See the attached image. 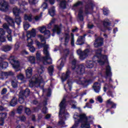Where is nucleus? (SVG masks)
I'll return each instance as SVG.
<instances>
[{
	"instance_id": "obj_1",
	"label": "nucleus",
	"mask_w": 128,
	"mask_h": 128,
	"mask_svg": "<svg viewBox=\"0 0 128 128\" xmlns=\"http://www.w3.org/2000/svg\"><path fill=\"white\" fill-rule=\"evenodd\" d=\"M38 38H40V41L44 43H40V42H38L37 44L38 46H42L44 48V54L45 56H43L41 58V60L44 66H48V64H52V60L50 56V52H48V45L46 44V39L42 35H38Z\"/></svg>"
},
{
	"instance_id": "obj_2",
	"label": "nucleus",
	"mask_w": 128,
	"mask_h": 128,
	"mask_svg": "<svg viewBox=\"0 0 128 128\" xmlns=\"http://www.w3.org/2000/svg\"><path fill=\"white\" fill-rule=\"evenodd\" d=\"M60 108V112H59V118L60 121L58 123V126H64V120L66 118H68V114L66 110V98H64L62 101L59 104Z\"/></svg>"
},
{
	"instance_id": "obj_3",
	"label": "nucleus",
	"mask_w": 128,
	"mask_h": 128,
	"mask_svg": "<svg viewBox=\"0 0 128 128\" xmlns=\"http://www.w3.org/2000/svg\"><path fill=\"white\" fill-rule=\"evenodd\" d=\"M70 60L72 64V68L74 70L77 74H84L86 72V67L84 64H80L76 66V60L74 58V55H70Z\"/></svg>"
},
{
	"instance_id": "obj_4",
	"label": "nucleus",
	"mask_w": 128,
	"mask_h": 128,
	"mask_svg": "<svg viewBox=\"0 0 128 128\" xmlns=\"http://www.w3.org/2000/svg\"><path fill=\"white\" fill-rule=\"evenodd\" d=\"M44 70L43 68H41L38 70V74H40V76L38 78L34 76L31 79L29 84V86L30 88H34V86H35L36 84L37 85V86H40V83L42 82V74Z\"/></svg>"
},
{
	"instance_id": "obj_5",
	"label": "nucleus",
	"mask_w": 128,
	"mask_h": 128,
	"mask_svg": "<svg viewBox=\"0 0 128 128\" xmlns=\"http://www.w3.org/2000/svg\"><path fill=\"white\" fill-rule=\"evenodd\" d=\"M96 56L98 58H100L98 62L100 66L104 64V62L108 60V56L106 55H102V49L100 48L95 51Z\"/></svg>"
},
{
	"instance_id": "obj_6",
	"label": "nucleus",
	"mask_w": 128,
	"mask_h": 128,
	"mask_svg": "<svg viewBox=\"0 0 128 128\" xmlns=\"http://www.w3.org/2000/svg\"><path fill=\"white\" fill-rule=\"evenodd\" d=\"M92 52V50L90 48L86 49L84 51H82V49H78L76 50L77 54L80 56V58L81 60H84L88 58V56L90 54V52Z\"/></svg>"
},
{
	"instance_id": "obj_7",
	"label": "nucleus",
	"mask_w": 128,
	"mask_h": 128,
	"mask_svg": "<svg viewBox=\"0 0 128 128\" xmlns=\"http://www.w3.org/2000/svg\"><path fill=\"white\" fill-rule=\"evenodd\" d=\"M70 54V50L66 48L64 51V56L61 58L59 60L60 64L58 66V68L59 70H60L62 68H64V64L66 62V58Z\"/></svg>"
},
{
	"instance_id": "obj_8",
	"label": "nucleus",
	"mask_w": 128,
	"mask_h": 128,
	"mask_svg": "<svg viewBox=\"0 0 128 128\" xmlns=\"http://www.w3.org/2000/svg\"><path fill=\"white\" fill-rule=\"evenodd\" d=\"M76 82L78 84L82 86L84 88H87L88 86H90L92 82V80L90 79H87L84 77L78 78L76 80Z\"/></svg>"
},
{
	"instance_id": "obj_9",
	"label": "nucleus",
	"mask_w": 128,
	"mask_h": 128,
	"mask_svg": "<svg viewBox=\"0 0 128 128\" xmlns=\"http://www.w3.org/2000/svg\"><path fill=\"white\" fill-rule=\"evenodd\" d=\"M36 30H34V28L32 29L30 32H29L27 33V42H28L27 46H32L34 41H32V40L30 38H34V36H36Z\"/></svg>"
},
{
	"instance_id": "obj_10",
	"label": "nucleus",
	"mask_w": 128,
	"mask_h": 128,
	"mask_svg": "<svg viewBox=\"0 0 128 128\" xmlns=\"http://www.w3.org/2000/svg\"><path fill=\"white\" fill-rule=\"evenodd\" d=\"M106 80H108V78H109V84L108 85V86L109 88H114L112 87V68H110V66H108L106 67Z\"/></svg>"
},
{
	"instance_id": "obj_11",
	"label": "nucleus",
	"mask_w": 128,
	"mask_h": 128,
	"mask_svg": "<svg viewBox=\"0 0 128 128\" xmlns=\"http://www.w3.org/2000/svg\"><path fill=\"white\" fill-rule=\"evenodd\" d=\"M9 60L16 72H18V70H20V62L18 60H16L14 56H10L9 58Z\"/></svg>"
},
{
	"instance_id": "obj_12",
	"label": "nucleus",
	"mask_w": 128,
	"mask_h": 128,
	"mask_svg": "<svg viewBox=\"0 0 128 128\" xmlns=\"http://www.w3.org/2000/svg\"><path fill=\"white\" fill-rule=\"evenodd\" d=\"M8 4L6 0H0V10L2 12H8Z\"/></svg>"
},
{
	"instance_id": "obj_13",
	"label": "nucleus",
	"mask_w": 128,
	"mask_h": 128,
	"mask_svg": "<svg viewBox=\"0 0 128 128\" xmlns=\"http://www.w3.org/2000/svg\"><path fill=\"white\" fill-rule=\"evenodd\" d=\"M60 40L62 42H64V46H66L70 42V34L68 32H65L63 38H60Z\"/></svg>"
},
{
	"instance_id": "obj_14",
	"label": "nucleus",
	"mask_w": 128,
	"mask_h": 128,
	"mask_svg": "<svg viewBox=\"0 0 128 128\" xmlns=\"http://www.w3.org/2000/svg\"><path fill=\"white\" fill-rule=\"evenodd\" d=\"M14 76V72L9 71L8 72H0V80H4L8 78V76Z\"/></svg>"
},
{
	"instance_id": "obj_15",
	"label": "nucleus",
	"mask_w": 128,
	"mask_h": 128,
	"mask_svg": "<svg viewBox=\"0 0 128 128\" xmlns=\"http://www.w3.org/2000/svg\"><path fill=\"white\" fill-rule=\"evenodd\" d=\"M104 44V38H98L95 40L94 43V48H98L102 46Z\"/></svg>"
},
{
	"instance_id": "obj_16",
	"label": "nucleus",
	"mask_w": 128,
	"mask_h": 128,
	"mask_svg": "<svg viewBox=\"0 0 128 128\" xmlns=\"http://www.w3.org/2000/svg\"><path fill=\"white\" fill-rule=\"evenodd\" d=\"M86 34H84V36H79L76 42V44H77V46H82V44H84V38H86Z\"/></svg>"
},
{
	"instance_id": "obj_17",
	"label": "nucleus",
	"mask_w": 128,
	"mask_h": 128,
	"mask_svg": "<svg viewBox=\"0 0 128 128\" xmlns=\"http://www.w3.org/2000/svg\"><path fill=\"white\" fill-rule=\"evenodd\" d=\"M8 114L0 113V126H4V118H6Z\"/></svg>"
},
{
	"instance_id": "obj_18",
	"label": "nucleus",
	"mask_w": 128,
	"mask_h": 128,
	"mask_svg": "<svg viewBox=\"0 0 128 128\" xmlns=\"http://www.w3.org/2000/svg\"><path fill=\"white\" fill-rule=\"evenodd\" d=\"M30 89L26 88L25 90H21L20 92V94L22 96H23L25 98H26L30 96Z\"/></svg>"
},
{
	"instance_id": "obj_19",
	"label": "nucleus",
	"mask_w": 128,
	"mask_h": 128,
	"mask_svg": "<svg viewBox=\"0 0 128 128\" xmlns=\"http://www.w3.org/2000/svg\"><path fill=\"white\" fill-rule=\"evenodd\" d=\"M5 20L9 24L10 26H12V28H14V21L12 18L10 16H6Z\"/></svg>"
},
{
	"instance_id": "obj_20",
	"label": "nucleus",
	"mask_w": 128,
	"mask_h": 128,
	"mask_svg": "<svg viewBox=\"0 0 128 128\" xmlns=\"http://www.w3.org/2000/svg\"><path fill=\"white\" fill-rule=\"evenodd\" d=\"M93 89L95 92L97 94L100 92V84L98 82H95L92 86Z\"/></svg>"
},
{
	"instance_id": "obj_21",
	"label": "nucleus",
	"mask_w": 128,
	"mask_h": 128,
	"mask_svg": "<svg viewBox=\"0 0 128 128\" xmlns=\"http://www.w3.org/2000/svg\"><path fill=\"white\" fill-rule=\"evenodd\" d=\"M8 66V62H3L2 58H0V70L3 68H6Z\"/></svg>"
},
{
	"instance_id": "obj_22",
	"label": "nucleus",
	"mask_w": 128,
	"mask_h": 128,
	"mask_svg": "<svg viewBox=\"0 0 128 128\" xmlns=\"http://www.w3.org/2000/svg\"><path fill=\"white\" fill-rule=\"evenodd\" d=\"M26 76L28 78H30L32 75V68L29 67L26 70Z\"/></svg>"
},
{
	"instance_id": "obj_23",
	"label": "nucleus",
	"mask_w": 128,
	"mask_h": 128,
	"mask_svg": "<svg viewBox=\"0 0 128 128\" xmlns=\"http://www.w3.org/2000/svg\"><path fill=\"white\" fill-rule=\"evenodd\" d=\"M53 32H56L57 34H62V28L60 26L56 25L53 29Z\"/></svg>"
},
{
	"instance_id": "obj_24",
	"label": "nucleus",
	"mask_w": 128,
	"mask_h": 128,
	"mask_svg": "<svg viewBox=\"0 0 128 128\" xmlns=\"http://www.w3.org/2000/svg\"><path fill=\"white\" fill-rule=\"evenodd\" d=\"M70 74V71H67L66 74H62V82H66L67 78H68Z\"/></svg>"
},
{
	"instance_id": "obj_25",
	"label": "nucleus",
	"mask_w": 128,
	"mask_h": 128,
	"mask_svg": "<svg viewBox=\"0 0 128 128\" xmlns=\"http://www.w3.org/2000/svg\"><path fill=\"white\" fill-rule=\"evenodd\" d=\"M94 66V62L92 60H88L86 62V67L87 68H92Z\"/></svg>"
},
{
	"instance_id": "obj_26",
	"label": "nucleus",
	"mask_w": 128,
	"mask_h": 128,
	"mask_svg": "<svg viewBox=\"0 0 128 128\" xmlns=\"http://www.w3.org/2000/svg\"><path fill=\"white\" fill-rule=\"evenodd\" d=\"M12 46L10 45H6L2 46V52H10L12 48Z\"/></svg>"
},
{
	"instance_id": "obj_27",
	"label": "nucleus",
	"mask_w": 128,
	"mask_h": 128,
	"mask_svg": "<svg viewBox=\"0 0 128 128\" xmlns=\"http://www.w3.org/2000/svg\"><path fill=\"white\" fill-rule=\"evenodd\" d=\"M58 2H60V6L61 8H66V1L64 0H58Z\"/></svg>"
},
{
	"instance_id": "obj_28",
	"label": "nucleus",
	"mask_w": 128,
	"mask_h": 128,
	"mask_svg": "<svg viewBox=\"0 0 128 128\" xmlns=\"http://www.w3.org/2000/svg\"><path fill=\"white\" fill-rule=\"evenodd\" d=\"M24 18L25 20H28V22H32V14H25L24 16Z\"/></svg>"
},
{
	"instance_id": "obj_29",
	"label": "nucleus",
	"mask_w": 128,
	"mask_h": 128,
	"mask_svg": "<svg viewBox=\"0 0 128 128\" xmlns=\"http://www.w3.org/2000/svg\"><path fill=\"white\" fill-rule=\"evenodd\" d=\"M20 12V10L18 9V7L15 6L13 8V13L15 16H19Z\"/></svg>"
},
{
	"instance_id": "obj_30",
	"label": "nucleus",
	"mask_w": 128,
	"mask_h": 128,
	"mask_svg": "<svg viewBox=\"0 0 128 128\" xmlns=\"http://www.w3.org/2000/svg\"><path fill=\"white\" fill-rule=\"evenodd\" d=\"M18 104V99L16 97H14L10 102V106H15Z\"/></svg>"
},
{
	"instance_id": "obj_31",
	"label": "nucleus",
	"mask_w": 128,
	"mask_h": 128,
	"mask_svg": "<svg viewBox=\"0 0 128 128\" xmlns=\"http://www.w3.org/2000/svg\"><path fill=\"white\" fill-rule=\"evenodd\" d=\"M15 22L18 26L20 24V23L22 22V19L20 16V15L15 16Z\"/></svg>"
},
{
	"instance_id": "obj_32",
	"label": "nucleus",
	"mask_w": 128,
	"mask_h": 128,
	"mask_svg": "<svg viewBox=\"0 0 128 128\" xmlns=\"http://www.w3.org/2000/svg\"><path fill=\"white\" fill-rule=\"evenodd\" d=\"M48 14L51 16H54L56 14V10H54V7H52L48 10Z\"/></svg>"
},
{
	"instance_id": "obj_33",
	"label": "nucleus",
	"mask_w": 128,
	"mask_h": 128,
	"mask_svg": "<svg viewBox=\"0 0 128 128\" xmlns=\"http://www.w3.org/2000/svg\"><path fill=\"white\" fill-rule=\"evenodd\" d=\"M82 12H83L82 9H80L78 14V18L80 20V22H82L84 20V16H82Z\"/></svg>"
},
{
	"instance_id": "obj_34",
	"label": "nucleus",
	"mask_w": 128,
	"mask_h": 128,
	"mask_svg": "<svg viewBox=\"0 0 128 128\" xmlns=\"http://www.w3.org/2000/svg\"><path fill=\"white\" fill-rule=\"evenodd\" d=\"M26 100V98L24 96H23L21 94H19V99L18 102L20 104H24V100Z\"/></svg>"
},
{
	"instance_id": "obj_35",
	"label": "nucleus",
	"mask_w": 128,
	"mask_h": 128,
	"mask_svg": "<svg viewBox=\"0 0 128 128\" xmlns=\"http://www.w3.org/2000/svg\"><path fill=\"white\" fill-rule=\"evenodd\" d=\"M8 95L4 96L2 98V104H8Z\"/></svg>"
},
{
	"instance_id": "obj_36",
	"label": "nucleus",
	"mask_w": 128,
	"mask_h": 128,
	"mask_svg": "<svg viewBox=\"0 0 128 128\" xmlns=\"http://www.w3.org/2000/svg\"><path fill=\"white\" fill-rule=\"evenodd\" d=\"M110 20L106 18L104 20L103 24L104 26L106 27L108 26H110Z\"/></svg>"
},
{
	"instance_id": "obj_37",
	"label": "nucleus",
	"mask_w": 128,
	"mask_h": 128,
	"mask_svg": "<svg viewBox=\"0 0 128 128\" xmlns=\"http://www.w3.org/2000/svg\"><path fill=\"white\" fill-rule=\"evenodd\" d=\"M48 72L50 76H52V72H54V66H51L48 68Z\"/></svg>"
},
{
	"instance_id": "obj_38",
	"label": "nucleus",
	"mask_w": 128,
	"mask_h": 128,
	"mask_svg": "<svg viewBox=\"0 0 128 128\" xmlns=\"http://www.w3.org/2000/svg\"><path fill=\"white\" fill-rule=\"evenodd\" d=\"M29 62L30 64H36V57L32 56L29 58Z\"/></svg>"
},
{
	"instance_id": "obj_39",
	"label": "nucleus",
	"mask_w": 128,
	"mask_h": 128,
	"mask_svg": "<svg viewBox=\"0 0 128 128\" xmlns=\"http://www.w3.org/2000/svg\"><path fill=\"white\" fill-rule=\"evenodd\" d=\"M12 86L14 88H18V81L16 80H13L12 81Z\"/></svg>"
},
{
	"instance_id": "obj_40",
	"label": "nucleus",
	"mask_w": 128,
	"mask_h": 128,
	"mask_svg": "<svg viewBox=\"0 0 128 128\" xmlns=\"http://www.w3.org/2000/svg\"><path fill=\"white\" fill-rule=\"evenodd\" d=\"M24 30H28V29L30 26V24H28V22H24Z\"/></svg>"
},
{
	"instance_id": "obj_41",
	"label": "nucleus",
	"mask_w": 128,
	"mask_h": 128,
	"mask_svg": "<svg viewBox=\"0 0 128 128\" xmlns=\"http://www.w3.org/2000/svg\"><path fill=\"white\" fill-rule=\"evenodd\" d=\"M17 78L20 80H24V74H20L17 76Z\"/></svg>"
},
{
	"instance_id": "obj_42",
	"label": "nucleus",
	"mask_w": 128,
	"mask_h": 128,
	"mask_svg": "<svg viewBox=\"0 0 128 128\" xmlns=\"http://www.w3.org/2000/svg\"><path fill=\"white\" fill-rule=\"evenodd\" d=\"M71 45L72 46H74V34H71Z\"/></svg>"
},
{
	"instance_id": "obj_43",
	"label": "nucleus",
	"mask_w": 128,
	"mask_h": 128,
	"mask_svg": "<svg viewBox=\"0 0 128 128\" xmlns=\"http://www.w3.org/2000/svg\"><path fill=\"white\" fill-rule=\"evenodd\" d=\"M25 112L26 114L30 115L32 114V111L30 108L26 107L25 108Z\"/></svg>"
},
{
	"instance_id": "obj_44",
	"label": "nucleus",
	"mask_w": 128,
	"mask_h": 128,
	"mask_svg": "<svg viewBox=\"0 0 128 128\" xmlns=\"http://www.w3.org/2000/svg\"><path fill=\"white\" fill-rule=\"evenodd\" d=\"M39 30L40 32L42 34H44V31L46 30V26H43L42 27H40Z\"/></svg>"
},
{
	"instance_id": "obj_45",
	"label": "nucleus",
	"mask_w": 128,
	"mask_h": 128,
	"mask_svg": "<svg viewBox=\"0 0 128 128\" xmlns=\"http://www.w3.org/2000/svg\"><path fill=\"white\" fill-rule=\"evenodd\" d=\"M82 6V2H78L75 4H74V6L76 8L78 6Z\"/></svg>"
},
{
	"instance_id": "obj_46",
	"label": "nucleus",
	"mask_w": 128,
	"mask_h": 128,
	"mask_svg": "<svg viewBox=\"0 0 128 128\" xmlns=\"http://www.w3.org/2000/svg\"><path fill=\"white\" fill-rule=\"evenodd\" d=\"M18 114H22V110H24V107L22 106H20L18 110Z\"/></svg>"
},
{
	"instance_id": "obj_47",
	"label": "nucleus",
	"mask_w": 128,
	"mask_h": 128,
	"mask_svg": "<svg viewBox=\"0 0 128 128\" xmlns=\"http://www.w3.org/2000/svg\"><path fill=\"white\" fill-rule=\"evenodd\" d=\"M6 92H8V89H6V88H4L1 91V94H6Z\"/></svg>"
},
{
	"instance_id": "obj_48",
	"label": "nucleus",
	"mask_w": 128,
	"mask_h": 128,
	"mask_svg": "<svg viewBox=\"0 0 128 128\" xmlns=\"http://www.w3.org/2000/svg\"><path fill=\"white\" fill-rule=\"evenodd\" d=\"M96 100L98 102H100V104H102L104 100L102 99V98L101 96H98L97 97Z\"/></svg>"
},
{
	"instance_id": "obj_49",
	"label": "nucleus",
	"mask_w": 128,
	"mask_h": 128,
	"mask_svg": "<svg viewBox=\"0 0 128 128\" xmlns=\"http://www.w3.org/2000/svg\"><path fill=\"white\" fill-rule=\"evenodd\" d=\"M6 40V37L2 36H0V42H4Z\"/></svg>"
},
{
	"instance_id": "obj_50",
	"label": "nucleus",
	"mask_w": 128,
	"mask_h": 128,
	"mask_svg": "<svg viewBox=\"0 0 128 128\" xmlns=\"http://www.w3.org/2000/svg\"><path fill=\"white\" fill-rule=\"evenodd\" d=\"M114 102L112 101V98H110L106 102V104L108 106V104H111Z\"/></svg>"
},
{
	"instance_id": "obj_51",
	"label": "nucleus",
	"mask_w": 128,
	"mask_h": 128,
	"mask_svg": "<svg viewBox=\"0 0 128 128\" xmlns=\"http://www.w3.org/2000/svg\"><path fill=\"white\" fill-rule=\"evenodd\" d=\"M42 8L43 10H46L48 8V4L44 2L42 6Z\"/></svg>"
},
{
	"instance_id": "obj_52",
	"label": "nucleus",
	"mask_w": 128,
	"mask_h": 128,
	"mask_svg": "<svg viewBox=\"0 0 128 128\" xmlns=\"http://www.w3.org/2000/svg\"><path fill=\"white\" fill-rule=\"evenodd\" d=\"M0 34H1V36H4V34H6V31H4L3 28H0Z\"/></svg>"
},
{
	"instance_id": "obj_53",
	"label": "nucleus",
	"mask_w": 128,
	"mask_h": 128,
	"mask_svg": "<svg viewBox=\"0 0 128 128\" xmlns=\"http://www.w3.org/2000/svg\"><path fill=\"white\" fill-rule=\"evenodd\" d=\"M36 56L37 58V60H40V53L38 52L36 54Z\"/></svg>"
},
{
	"instance_id": "obj_54",
	"label": "nucleus",
	"mask_w": 128,
	"mask_h": 128,
	"mask_svg": "<svg viewBox=\"0 0 128 128\" xmlns=\"http://www.w3.org/2000/svg\"><path fill=\"white\" fill-rule=\"evenodd\" d=\"M42 18V14L40 16H36L34 17V20L36 22H38V20H40V18Z\"/></svg>"
},
{
	"instance_id": "obj_55",
	"label": "nucleus",
	"mask_w": 128,
	"mask_h": 128,
	"mask_svg": "<svg viewBox=\"0 0 128 128\" xmlns=\"http://www.w3.org/2000/svg\"><path fill=\"white\" fill-rule=\"evenodd\" d=\"M44 34H48V36H50V32L48 30H46Z\"/></svg>"
},
{
	"instance_id": "obj_56",
	"label": "nucleus",
	"mask_w": 128,
	"mask_h": 128,
	"mask_svg": "<svg viewBox=\"0 0 128 128\" xmlns=\"http://www.w3.org/2000/svg\"><path fill=\"white\" fill-rule=\"evenodd\" d=\"M3 28L5 30H8V28H10L8 27V25L6 24V23H4L3 24Z\"/></svg>"
},
{
	"instance_id": "obj_57",
	"label": "nucleus",
	"mask_w": 128,
	"mask_h": 128,
	"mask_svg": "<svg viewBox=\"0 0 128 128\" xmlns=\"http://www.w3.org/2000/svg\"><path fill=\"white\" fill-rule=\"evenodd\" d=\"M29 50L30 52H36V48H34V47L33 46L30 47Z\"/></svg>"
},
{
	"instance_id": "obj_58",
	"label": "nucleus",
	"mask_w": 128,
	"mask_h": 128,
	"mask_svg": "<svg viewBox=\"0 0 128 128\" xmlns=\"http://www.w3.org/2000/svg\"><path fill=\"white\" fill-rule=\"evenodd\" d=\"M42 112H43V114H46L48 112V108L44 107L42 110Z\"/></svg>"
},
{
	"instance_id": "obj_59",
	"label": "nucleus",
	"mask_w": 128,
	"mask_h": 128,
	"mask_svg": "<svg viewBox=\"0 0 128 128\" xmlns=\"http://www.w3.org/2000/svg\"><path fill=\"white\" fill-rule=\"evenodd\" d=\"M38 0H29V2L30 4H37L38 2Z\"/></svg>"
},
{
	"instance_id": "obj_60",
	"label": "nucleus",
	"mask_w": 128,
	"mask_h": 128,
	"mask_svg": "<svg viewBox=\"0 0 128 128\" xmlns=\"http://www.w3.org/2000/svg\"><path fill=\"white\" fill-rule=\"evenodd\" d=\"M7 38L9 42H12V35H7Z\"/></svg>"
},
{
	"instance_id": "obj_61",
	"label": "nucleus",
	"mask_w": 128,
	"mask_h": 128,
	"mask_svg": "<svg viewBox=\"0 0 128 128\" xmlns=\"http://www.w3.org/2000/svg\"><path fill=\"white\" fill-rule=\"evenodd\" d=\"M116 108V104L112 102L111 104V108Z\"/></svg>"
},
{
	"instance_id": "obj_62",
	"label": "nucleus",
	"mask_w": 128,
	"mask_h": 128,
	"mask_svg": "<svg viewBox=\"0 0 128 128\" xmlns=\"http://www.w3.org/2000/svg\"><path fill=\"white\" fill-rule=\"evenodd\" d=\"M20 120H21V122H24L26 120V116H22L20 117Z\"/></svg>"
},
{
	"instance_id": "obj_63",
	"label": "nucleus",
	"mask_w": 128,
	"mask_h": 128,
	"mask_svg": "<svg viewBox=\"0 0 128 128\" xmlns=\"http://www.w3.org/2000/svg\"><path fill=\"white\" fill-rule=\"evenodd\" d=\"M88 28L92 29L94 28V24L89 23L88 25Z\"/></svg>"
},
{
	"instance_id": "obj_64",
	"label": "nucleus",
	"mask_w": 128,
	"mask_h": 128,
	"mask_svg": "<svg viewBox=\"0 0 128 128\" xmlns=\"http://www.w3.org/2000/svg\"><path fill=\"white\" fill-rule=\"evenodd\" d=\"M6 32L8 34V35L12 36V30L8 28L6 30Z\"/></svg>"
}]
</instances>
